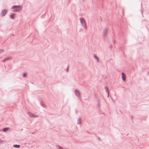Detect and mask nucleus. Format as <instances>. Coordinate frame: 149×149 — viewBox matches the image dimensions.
Listing matches in <instances>:
<instances>
[{
  "label": "nucleus",
  "instance_id": "aec40b11",
  "mask_svg": "<svg viewBox=\"0 0 149 149\" xmlns=\"http://www.w3.org/2000/svg\"><path fill=\"white\" fill-rule=\"evenodd\" d=\"M3 143V141L2 140H1L0 139V143Z\"/></svg>",
  "mask_w": 149,
  "mask_h": 149
},
{
  "label": "nucleus",
  "instance_id": "7ed1b4c3",
  "mask_svg": "<svg viewBox=\"0 0 149 149\" xmlns=\"http://www.w3.org/2000/svg\"><path fill=\"white\" fill-rule=\"evenodd\" d=\"M74 93L76 95L80 100H81V94L79 91L77 89H76L74 90Z\"/></svg>",
  "mask_w": 149,
  "mask_h": 149
},
{
  "label": "nucleus",
  "instance_id": "1a4fd4ad",
  "mask_svg": "<svg viewBox=\"0 0 149 149\" xmlns=\"http://www.w3.org/2000/svg\"><path fill=\"white\" fill-rule=\"evenodd\" d=\"M97 106L99 108V109L100 108V100L98 99V98L97 99Z\"/></svg>",
  "mask_w": 149,
  "mask_h": 149
},
{
  "label": "nucleus",
  "instance_id": "a211bd4d",
  "mask_svg": "<svg viewBox=\"0 0 149 149\" xmlns=\"http://www.w3.org/2000/svg\"><path fill=\"white\" fill-rule=\"evenodd\" d=\"M57 147H58L57 149H63V148L59 146H58Z\"/></svg>",
  "mask_w": 149,
  "mask_h": 149
},
{
  "label": "nucleus",
  "instance_id": "f03ea898",
  "mask_svg": "<svg viewBox=\"0 0 149 149\" xmlns=\"http://www.w3.org/2000/svg\"><path fill=\"white\" fill-rule=\"evenodd\" d=\"M79 19L83 27L85 29H86L87 26L85 19L83 18H79Z\"/></svg>",
  "mask_w": 149,
  "mask_h": 149
},
{
  "label": "nucleus",
  "instance_id": "0eeeda50",
  "mask_svg": "<svg viewBox=\"0 0 149 149\" xmlns=\"http://www.w3.org/2000/svg\"><path fill=\"white\" fill-rule=\"evenodd\" d=\"M122 80L123 81H125L126 80V75L123 72L122 73Z\"/></svg>",
  "mask_w": 149,
  "mask_h": 149
},
{
  "label": "nucleus",
  "instance_id": "f257e3e1",
  "mask_svg": "<svg viewBox=\"0 0 149 149\" xmlns=\"http://www.w3.org/2000/svg\"><path fill=\"white\" fill-rule=\"evenodd\" d=\"M22 8L20 5H15L12 6L11 9H14L13 11L14 12H19L22 9Z\"/></svg>",
  "mask_w": 149,
  "mask_h": 149
},
{
  "label": "nucleus",
  "instance_id": "f8f14e48",
  "mask_svg": "<svg viewBox=\"0 0 149 149\" xmlns=\"http://www.w3.org/2000/svg\"><path fill=\"white\" fill-rule=\"evenodd\" d=\"M41 105L42 107H44L45 108H46V107L45 105L44 102L42 101H41L40 102Z\"/></svg>",
  "mask_w": 149,
  "mask_h": 149
},
{
  "label": "nucleus",
  "instance_id": "ddd939ff",
  "mask_svg": "<svg viewBox=\"0 0 149 149\" xmlns=\"http://www.w3.org/2000/svg\"><path fill=\"white\" fill-rule=\"evenodd\" d=\"M9 129V128H8V127H5V128H3L2 129V130L3 132H6Z\"/></svg>",
  "mask_w": 149,
  "mask_h": 149
},
{
  "label": "nucleus",
  "instance_id": "6ab92c4d",
  "mask_svg": "<svg viewBox=\"0 0 149 149\" xmlns=\"http://www.w3.org/2000/svg\"><path fill=\"white\" fill-rule=\"evenodd\" d=\"M4 51V50L3 49H0V53H1L3 52Z\"/></svg>",
  "mask_w": 149,
  "mask_h": 149
},
{
  "label": "nucleus",
  "instance_id": "9d476101",
  "mask_svg": "<svg viewBox=\"0 0 149 149\" xmlns=\"http://www.w3.org/2000/svg\"><path fill=\"white\" fill-rule=\"evenodd\" d=\"M15 13H13L10 15V17L11 19H14L15 18Z\"/></svg>",
  "mask_w": 149,
  "mask_h": 149
},
{
  "label": "nucleus",
  "instance_id": "cd10ccee",
  "mask_svg": "<svg viewBox=\"0 0 149 149\" xmlns=\"http://www.w3.org/2000/svg\"><path fill=\"white\" fill-rule=\"evenodd\" d=\"M84 2V0H82Z\"/></svg>",
  "mask_w": 149,
  "mask_h": 149
},
{
  "label": "nucleus",
  "instance_id": "9b49d317",
  "mask_svg": "<svg viewBox=\"0 0 149 149\" xmlns=\"http://www.w3.org/2000/svg\"><path fill=\"white\" fill-rule=\"evenodd\" d=\"M11 58V57H7L5 59H4L3 60H2V62H6V61L8 60Z\"/></svg>",
  "mask_w": 149,
  "mask_h": 149
},
{
  "label": "nucleus",
  "instance_id": "6e6552de",
  "mask_svg": "<svg viewBox=\"0 0 149 149\" xmlns=\"http://www.w3.org/2000/svg\"><path fill=\"white\" fill-rule=\"evenodd\" d=\"M81 123V117H79L78 118L77 121V124L78 125H80Z\"/></svg>",
  "mask_w": 149,
  "mask_h": 149
},
{
  "label": "nucleus",
  "instance_id": "c85d7f7f",
  "mask_svg": "<svg viewBox=\"0 0 149 149\" xmlns=\"http://www.w3.org/2000/svg\"><path fill=\"white\" fill-rule=\"evenodd\" d=\"M115 41H114V43H115Z\"/></svg>",
  "mask_w": 149,
  "mask_h": 149
},
{
  "label": "nucleus",
  "instance_id": "dca6fc26",
  "mask_svg": "<svg viewBox=\"0 0 149 149\" xmlns=\"http://www.w3.org/2000/svg\"><path fill=\"white\" fill-rule=\"evenodd\" d=\"M105 89L106 91L107 92V93H109V90H108V88L107 87L105 86Z\"/></svg>",
  "mask_w": 149,
  "mask_h": 149
},
{
  "label": "nucleus",
  "instance_id": "4be33fe9",
  "mask_svg": "<svg viewBox=\"0 0 149 149\" xmlns=\"http://www.w3.org/2000/svg\"><path fill=\"white\" fill-rule=\"evenodd\" d=\"M98 139L99 141H101V139H100V137H98Z\"/></svg>",
  "mask_w": 149,
  "mask_h": 149
},
{
  "label": "nucleus",
  "instance_id": "393cba45",
  "mask_svg": "<svg viewBox=\"0 0 149 149\" xmlns=\"http://www.w3.org/2000/svg\"><path fill=\"white\" fill-rule=\"evenodd\" d=\"M107 94H108L107 97H109V93H108Z\"/></svg>",
  "mask_w": 149,
  "mask_h": 149
},
{
  "label": "nucleus",
  "instance_id": "39448f33",
  "mask_svg": "<svg viewBox=\"0 0 149 149\" xmlns=\"http://www.w3.org/2000/svg\"><path fill=\"white\" fill-rule=\"evenodd\" d=\"M27 114L29 115V117L31 118H37L38 117V116L30 112H28Z\"/></svg>",
  "mask_w": 149,
  "mask_h": 149
},
{
  "label": "nucleus",
  "instance_id": "b1692460",
  "mask_svg": "<svg viewBox=\"0 0 149 149\" xmlns=\"http://www.w3.org/2000/svg\"><path fill=\"white\" fill-rule=\"evenodd\" d=\"M45 15H46V13H44V14H43V15H43V16H45Z\"/></svg>",
  "mask_w": 149,
  "mask_h": 149
},
{
  "label": "nucleus",
  "instance_id": "423d86ee",
  "mask_svg": "<svg viewBox=\"0 0 149 149\" xmlns=\"http://www.w3.org/2000/svg\"><path fill=\"white\" fill-rule=\"evenodd\" d=\"M108 28H106L103 31V38L105 39V37L106 36L108 32Z\"/></svg>",
  "mask_w": 149,
  "mask_h": 149
},
{
  "label": "nucleus",
  "instance_id": "bb28decb",
  "mask_svg": "<svg viewBox=\"0 0 149 149\" xmlns=\"http://www.w3.org/2000/svg\"><path fill=\"white\" fill-rule=\"evenodd\" d=\"M112 46H111V47H110V48H112Z\"/></svg>",
  "mask_w": 149,
  "mask_h": 149
},
{
  "label": "nucleus",
  "instance_id": "a878e982",
  "mask_svg": "<svg viewBox=\"0 0 149 149\" xmlns=\"http://www.w3.org/2000/svg\"><path fill=\"white\" fill-rule=\"evenodd\" d=\"M131 118L132 119H133V116H131Z\"/></svg>",
  "mask_w": 149,
  "mask_h": 149
},
{
  "label": "nucleus",
  "instance_id": "412c9836",
  "mask_svg": "<svg viewBox=\"0 0 149 149\" xmlns=\"http://www.w3.org/2000/svg\"><path fill=\"white\" fill-rule=\"evenodd\" d=\"M68 70H69V66H68L66 71L67 72H68Z\"/></svg>",
  "mask_w": 149,
  "mask_h": 149
},
{
  "label": "nucleus",
  "instance_id": "4468645a",
  "mask_svg": "<svg viewBox=\"0 0 149 149\" xmlns=\"http://www.w3.org/2000/svg\"><path fill=\"white\" fill-rule=\"evenodd\" d=\"M13 146L15 148H19L20 147V146L19 145L15 144L13 145Z\"/></svg>",
  "mask_w": 149,
  "mask_h": 149
},
{
  "label": "nucleus",
  "instance_id": "20e7f679",
  "mask_svg": "<svg viewBox=\"0 0 149 149\" xmlns=\"http://www.w3.org/2000/svg\"><path fill=\"white\" fill-rule=\"evenodd\" d=\"M8 10L7 9H4L1 12L0 14V16L1 17H3L5 16L7 13Z\"/></svg>",
  "mask_w": 149,
  "mask_h": 149
},
{
  "label": "nucleus",
  "instance_id": "f3484780",
  "mask_svg": "<svg viewBox=\"0 0 149 149\" xmlns=\"http://www.w3.org/2000/svg\"><path fill=\"white\" fill-rule=\"evenodd\" d=\"M27 76V74L26 73H23V77H25Z\"/></svg>",
  "mask_w": 149,
  "mask_h": 149
},
{
  "label": "nucleus",
  "instance_id": "2eb2a0df",
  "mask_svg": "<svg viewBox=\"0 0 149 149\" xmlns=\"http://www.w3.org/2000/svg\"><path fill=\"white\" fill-rule=\"evenodd\" d=\"M94 57L97 60V62H98L99 61L98 57L95 54L94 55Z\"/></svg>",
  "mask_w": 149,
  "mask_h": 149
},
{
  "label": "nucleus",
  "instance_id": "5701e85b",
  "mask_svg": "<svg viewBox=\"0 0 149 149\" xmlns=\"http://www.w3.org/2000/svg\"><path fill=\"white\" fill-rule=\"evenodd\" d=\"M68 1V3L69 4L70 3V0H67Z\"/></svg>",
  "mask_w": 149,
  "mask_h": 149
}]
</instances>
